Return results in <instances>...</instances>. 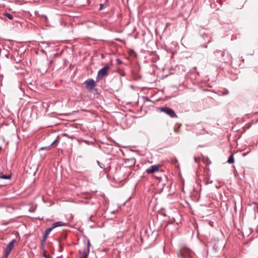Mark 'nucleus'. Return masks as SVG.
<instances>
[{"label": "nucleus", "mask_w": 258, "mask_h": 258, "mask_svg": "<svg viewBox=\"0 0 258 258\" xmlns=\"http://www.w3.org/2000/svg\"><path fill=\"white\" fill-rule=\"evenodd\" d=\"M17 242L15 239L12 240L7 245L5 248V251L8 253H10L12 250L14 248L15 244Z\"/></svg>", "instance_id": "5"}, {"label": "nucleus", "mask_w": 258, "mask_h": 258, "mask_svg": "<svg viewBox=\"0 0 258 258\" xmlns=\"http://www.w3.org/2000/svg\"><path fill=\"white\" fill-rule=\"evenodd\" d=\"M10 253H7V252H6V253L2 256V258H8V256Z\"/></svg>", "instance_id": "22"}, {"label": "nucleus", "mask_w": 258, "mask_h": 258, "mask_svg": "<svg viewBox=\"0 0 258 258\" xmlns=\"http://www.w3.org/2000/svg\"><path fill=\"white\" fill-rule=\"evenodd\" d=\"M12 175L11 174L9 175H4L1 173L0 174V178L4 179H9L11 178Z\"/></svg>", "instance_id": "10"}, {"label": "nucleus", "mask_w": 258, "mask_h": 258, "mask_svg": "<svg viewBox=\"0 0 258 258\" xmlns=\"http://www.w3.org/2000/svg\"><path fill=\"white\" fill-rule=\"evenodd\" d=\"M43 256L45 258H53V257H50V256L47 255L45 253V252H43Z\"/></svg>", "instance_id": "19"}, {"label": "nucleus", "mask_w": 258, "mask_h": 258, "mask_svg": "<svg viewBox=\"0 0 258 258\" xmlns=\"http://www.w3.org/2000/svg\"><path fill=\"white\" fill-rule=\"evenodd\" d=\"M194 161H195V162H197V159H196V157H194Z\"/></svg>", "instance_id": "30"}, {"label": "nucleus", "mask_w": 258, "mask_h": 258, "mask_svg": "<svg viewBox=\"0 0 258 258\" xmlns=\"http://www.w3.org/2000/svg\"><path fill=\"white\" fill-rule=\"evenodd\" d=\"M57 55V54H56V53L54 54L53 55V57H55Z\"/></svg>", "instance_id": "29"}, {"label": "nucleus", "mask_w": 258, "mask_h": 258, "mask_svg": "<svg viewBox=\"0 0 258 258\" xmlns=\"http://www.w3.org/2000/svg\"><path fill=\"white\" fill-rule=\"evenodd\" d=\"M51 231V230L49 228L46 229L45 230L44 233V234L43 235V238H44L45 239H47V238L48 237V235L50 234Z\"/></svg>", "instance_id": "9"}, {"label": "nucleus", "mask_w": 258, "mask_h": 258, "mask_svg": "<svg viewBox=\"0 0 258 258\" xmlns=\"http://www.w3.org/2000/svg\"><path fill=\"white\" fill-rule=\"evenodd\" d=\"M50 148V146H46V147H41L40 150H45V149H48Z\"/></svg>", "instance_id": "18"}, {"label": "nucleus", "mask_w": 258, "mask_h": 258, "mask_svg": "<svg viewBox=\"0 0 258 258\" xmlns=\"http://www.w3.org/2000/svg\"><path fill=\"white\" fill-rule=\"evenodd\" d=\"M57 228L56 225H55V223H54L53 224H52V226L51 227H50L49 228V229H50V230L52 231L53 229H54V228Z\"/></svg>", "instance_id": "17"}, {"label": "nucleus", "mask_w": 258, "mask_h": 258, "mask_svg": "<svg viewBox=\"0 0 258 258\" xmlns=\"http://www.w3.org/2000/svg\"><path fill=\"white\" fill-rule=\"evenodd\" d=\"M106 5L105 4H101L100 5V8L99 9V11H101L103 9H104L105 8H106Z\"/></svg>", "instance_id": "15"}, {"label": "nucleus", "mask_w": 258, "mask_h": 258, "mask_svg": "<svg viewBox=\"0 0 258 258\" xmlns=\"http://www.w3.org/2000/svg\"><path fill=\"white\" fill-rule=\"evenodd\" d=\"M210 41H209L207 43V44L205 45V46H204V47H205V48H207V44H209V43H210Z\"/></svg>", "instance_id": "27"}, {"label": "nucleus", "mask_w": 258, "mask_h": 258, "mask_svg": "<svg viewBox=\"0 0 258 258\" xmlns=\"http://www.w3.org/2000/svg\"><path fill=\"white\" fill-rule=\"evenodd\" d=\"M55 225H56L57 227H58L61 226H66L67 225V224L61 221H58L55 222Z\"/></svg>", "instance_id": "11"}, {"label": "nucleus", "mask_w": 258, "mask_h": 258, "mask_svg": "<svg viewBox=\"0 0 258 258\" xmlns=\"http://www.w3.org/2000/svg\"><path fill=\"white\" fill-rule=\"evenodd\" d=\"M6 56L8 58V55H6Z\"/></svg>", "instance_id": "32"}, {"label": "nucleus", "mask_w": 258, "mask_h": 258, "mask_svg": "<svg viewBox=\"0 0 258 258\" xmlns=\"http://www.w3.org/2000/svg\"><path fill=\"white\" fill-rule=\"evenodd\" d=\"M227 162L229 164H232L234 162V158L233 155H231L229 157Z\"/></svg>", "instance_id": "13"}, {"label": "nucleus", "mask_w": 258, "mask_h": 258, "mask_svg": "<svg viewBox=\"0 0 258 258\" xmlns=\"http://www.w3.org/2000/svg\"><path fill=\"white\" fill-rule=\"evenodd\" d=\"M46 239H45L44 238H43L42 241H41V245L44 246L45 243V241H46Z\"/></svg>", "instance_id": "16"}, {"label": "nucleus", "mask_w": 258, "mask_h": 258, "mask_svg": "<svg viewBox=\"0 0 258 258\" xmlns=\"http://www.w3.org/2000/svg\"><path fill=\"white\" fill-rule=\"evenodd\" d=\"M91 245L90 240L88 239L87 240V247H85L83 251H82L81 250H79V253L80 254L81 256L80 258H87L89 255L90 252V246Z\"/></svg>", "instance_id": "4"}, {"label": "nucleus", "mask_w": 258, "mask_h": 258, "mask_svg": "<svg viewBox=\"0 0 258 258\" xmlns=\"http://www.w3.org/2000/svg\"><path fill=\"white\" fill-rule=\"evenodd\" d=\"M56 141H57V140H55V141H53V142L50 144V145L49 146H50V147L51 146H52V145H54V144L56 142Z\"/></svg>", "instance_id": "26"}, {"label": "nucleus", "mask_w": 258, "mask_h": 258, "mask_svg": "<svg viewBox=\"0 0 258 258\" xmlns=\"http://www.w3.org/2000/svg\"><path fill=\"white\" fill-rule=\"evenodd\" d=\"M116 61H117V64H120V63H122V61L120 59H119V58H117L116 59Z\"/></svg>", "instance_id": "24"}, {"label": "nucleus", "mask_w": 258, "mask_h": 258, "mask_svg": "<svg viewBox=\"0 0 258 258\" xmlns=\"http://www.w3.org/2000/svg\"><path fill=\"white\" fill-rule=\"evenodd\" d=\"M125 164L128 166H132L135 164L136 159L134 158L125 159Z\"/></svg>", "instance_id": "7"}, {"label": "nucleus", "mask_w": 258, "mask_h": 258, "mask_svg": "<svg viewBox=\"0 0 258 258\" xmlns=\"http://www.w3.org/2000/svg\"><path fill=\"white\" fill-rule=\"evenodd\" d=\"M59 251H62L63 250V247L60 244V243L59 242Z\"/></svg>", "instance_id": "23"}, {"label": "nucleus", "mask_w": 258, "mask_h": 258, "mask_svg": "<svg viewBox=\"0 0 258 258\" xmlns=\"http://www.w3.org/2000/svg\"><path fill=\"white\" fill-rule=\"evenodd\" d=\"M159 109L161 111L164 112L171 118L177 117V116L175 113L174 111L170 108L167 107H160Z\"/></svg>", "instance_id": "3"}, {"label": "nucleus", "mask_w": 258, "mask_h": 258, "mask_svg": "<svg viewBox=\"0 0 258 258\" xmlns=\"http://www.w3.org/2000/svg\"><path fill=\"white\" fill-rule=\"evenodd\" d=\"M97 163L101 168L105 170V165L103 163H101L99 161H97Z\"/></svg>", "instance_id": "14"}, {"label": "nucleus", "mask_w": 258, "mask_h": 258, "mask_svg": "<svg viewBox=\"0 0 258 258\" xmlns=\"http://www.w3.org/2000/svg\"><path fill=\"white\" fill-rule=\"evenodd\" d=\"M229 93V91L227 90H225L223 93V95H227Z\"/></svg>", "instance_id": "21"}, {"label": "nucleus", "mask_w": 258, "mask_h": 258, "mask_svg": "<svg viewBox=\"0 0 258 258\" xmlns=\"http://www.w3.org/2000/svg\"><path fill=\"white\" fill-rule=\"evenodd\" d=\"M110 68L108 66H105L99 70L96 77V82H99L102 78L108 75V72Z\"/></svg>", "instance_id": "1"}, {"label": "nucleus", "mask_w": 258, "mask_h": 258, "mask_svg": "<svg viewBox=\"0 0 258 258\" xmlns=\"http://www.w3.org/2000/svg\"><path fill=\"white\" fill-rule=\"evenodd\" d=\"M160 167V165H152L146 170V172L149 174L155 173L159 170Z\"/></svg>", "instance_id": "6"}, {"label": "nucleus", "mask_w": 258, "mask_h": 258, "mask_svg": "<svg viewBox=\"0 0 258 258\" xmlns=\"http://www.w3.org/2000/svg\"><path fill=\"white\" fill-rule=\"evenodd\" d=\"M101 57H102V58H103V57H104V55H103V54H102V55H101Z\"/></svg>", "instance_id": "31"}, {"label": "nucleus", "mask_w": 258, "mask_h": 258, "mask_svg": "<svg viewBox=\"0 0 258 258\" xmlns=\"http://www.w3.org/2000/svg\"><path fill=\"white\" fill-rule=\"evenodd\" d=\"M4 16L8 18L9 20H12L14 18L13 16L10 13L6 12L4 14Z\"/></svg>", "instance_id": "12"}, {"label": "nucleus", "mask_w": 258, "mask_h": 258, "mask_svg": "<svg viewBox=\"0 0 258 258\" xmlns=\"http://www.w3.org/2000/svg\"><path fill=\"white\" fill-rule=\"evenodd\" d=\"M213 182L212 180H210V179L207 180L206 181V184L211 183Z\"/></svg>", "instance_id": "25"}, {"label": "nucleus", "mask_w": 258, "mask_h": 258, "mask_svg": "<svg viewBox=\"0 0 258 258\" xmlns=\"http://www.w3.org/2000/svg\"><path fill=\"white\" fill-rule=\"evenodd\" d=\"M46 44L47 46L45 47L46 48L49 47L50 46V43L47 41H40L39 42V46L41 47H43L44 45Z\"/></svg>", "instance_id": "8"}, {"label": "nucleus", "mask_w": 258, "mask_h": 258, "mask_svg": "<svg viewBox=\"0 0 258 258\" xmlns=\"http://www.w3.org/2000/svg\"><path fill=\"white\" fill-rule=\"evenodd\" d=\"M171 162L174 164L176 163L177 162V160L176 159V158H173L171 159Z\"/></svg>", "instance_id": "20"}, {"label": "nucleus", "mask_w": 258, "mask_h": 258, "mask_svg": "<svg viewBox=\"0 0 258 258\" xmlns=\"http://www.w3.org/2000/svg\"><path fill=\"white\" fill-rule=\"evenodd\" d=\"M52 62H53V60H50L49 61V65L51 64L52 63Z\"/></svg>", "instance_id": "28"}, {"label": "nucleus", "mask_w": 258, "mask_h": 258, "mask_svg": "<svg viewBox=\"0 0 258 258\" xmlns=\"http://www.w3.org/2000/svg\"><path fill=\"white\" fill-rule=\"evenodd\" d=\"M84 84L85 85V88L88 91H92L94 88L96 86L95 81L92 79H89L86 80Z\"/></svg>", "instance_id": "2"}]
</instances>
